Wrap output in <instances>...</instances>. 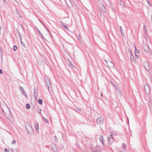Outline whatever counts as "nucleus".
I'll return each instance as SVG.
<instances>
[{
	"instance_id": "f257e3e1",
	"label": "nucleus",
	"mask_w": 152,
	"mask_h": 152,
	"mask_svg": "<svg viewBox=\"0 0 152 152\" xmlns=\"http://www.w3.org/2000/svg\"><path fill=\"white\" fill-rule=\"evenodd\" d=\"M2 109L4 113V115L6 117H8L11 116V112L8 107L6 104H4L2 107Z\"/></svg>"
},
{
	"instance_id": "f03ea898",
	"label": "nucleus",
	"mask_w": 152,
	"mask_h": 152,
	"mask_svg": "<svg viewBox=\"0 0 152 152\" xmlns=\"http://www.w3.org/2000/svg\"><path fill=\"white\" fill-rule=\"evenodd\" d=\"M45 80L48 90L50 91V89L51 88L50 80L48 77L45 76Z\"/></svg>"
},
{
	"instance_id": "7ed1b4c3",
	"label": "nucleus",
	"mask_w": 152,
	"mask_h": 152,
	"mask_svg": "<svg viewBox=\"0 0 152 152\" xmlns=\"http://www.w3.org/2000/svg\"><path fill=\"white\" fill-rule=\"evenodd\" d=\"M90 148L92 152H100V148L97 145L93 146L91 145Z\"/></svg>"
},
{
	"instance_id": "20e7f679",
	"label": "nucleus",
	"mask_w": 152,
	"mask_h": 152,
	"mask_svg": "<svg viewBox=\"0 0 152 152\" xmlns=\"http://www.w3.org/2000/svg\"><path fill=\"white\" fill-rule=\"evenodd\" d=\"M25 126L26 129L28 133L33 131V130L32 126L29 123H27L26 124Z\"/></svg>"
},
{
	"instance_id": "39448f33",
	"label": "nucleus",
	"mask_w": 152,
	"mask_h": 152,
	"mask_svg": "<svg viewBox=\"0 0 152 152\" xmlns=\"http://www.w3.org/2000/svg\"><path fill=\"white\" fill-rule=\"evenodd\" d=\"M145 92L147 94H149L150 92V89L149 86L147 84H145L144 86Z\"/></svg>"
},
{
	"instance_id": "423d86ee",
	"label": "nucleus",
	"mask_w": 152,
	"mask_h": 152,
	"mask_svg": "<svg viewBox=\"0 0 152 152\" xmlns=\"http://www.w3.org/2000/svg\"><path fill=\"white\" fill-rule=\"evenodd\" d=\"M144 66L147 70L149 71L150 70V67L148 62L147 61H145L144 63Z\"/></svg>"
},
{
	"instance_id": "0eeeda50",
	"label": "nucleus",
	"mask_w": 152,
	"mask_h": 152,
	"mask_svg": "<svg viewBox=\"0 0 152 152\" xmlns=\"http://www.w3.org/2000/svg\"><path fill=\"white\" fill-rule=\"evenodd\" d=\"M104 119L101 117H99L96 120V123L100 125L102 124L103 123Z\"/></svg>"
},
{
	"instance_id": "6e6552de",
	"label": "nucleus",
	"mask_w": 152,
	"mask_h": 152,
	"mask_svg": "<svg viewBox=\"0 0 152 152\" xmlns=\"http://www.w3.org/2000/svg\"><path fill=\"white\" fill-rule=\"evenodd\" d=\"M51 147L52 151L53 152H57V149L56 145L54 144H51Z\"/></svg>"
},
{
	"instance_id": "1a4fd4ad",
	"label": "nucleus",
	"mask_w": 152,
	"mask_h": 152,
	"mask_svg": "<svg viewBox=\"0 0 152 152\" xmlns=\"http://www.w3.org/2000/svg\"><path fill=\"white\" fill-rule=\"evenodd\" d=\"M108 67L110 68H113L114 67V65L113 63L110 61H109L108 64H107Z\"/></svg>"
},
{
	"instance_id": "9d476101",
	"label": "nucleus",
	"mask_w": 152,
	"mask_h": 152,
	"mask_svg": "<svg viewBox=\"0 0 152 152\" xmlns=\"http://www.w3.org/2000/svg\"><path fill=\"white\" fill-rule=\"evenodd\" d=\"M143 48L144 50L146 52H148L149 51V47L146 45H145V44H144L143 45Z\"/></svg>"
},
{
	"instance_id": "9b49d317",
	"label": "nucleus",
	"mask_w": 152,
	"mask_h": 152,
	"mask_svg": "<svg viewBox=\"0 0 152 152\" xmlns=\"http://www.w3.org/2000/svg\"><path fill=\"white\" fill-rule=\"evenodd\" d=\"M61 26L66 30H69V29L67 26V25L65 23H64L63 22H61Z\"/></svg>"
},
{
	"instance_id": "f8f14e48",
	"label": "nucleus",
	"mask_w": 152,
	"mask_h": 152,
	"mask_svg": "<svg viewBox=\"0 0 152 152\" xmlns=\"http://www.w3.org/2000/svg\"><path fill=\"white\" fill-rule=\"evenodd\" d=\"M109 143L110 144H111L113 141V138L112 137V135H110L109 137H108Z\"/></svg>"
},
{
	"instance_id": "ddd939ff",
	"label": "nucleus",
	"mask_w": 152,
	"mask_h": 152,
	"mask_svg": "<svg viewBox=\"0 0 152 152\" xmlns=\"http://www.w3.org/2000/svg\"><path fill=\"white\" fill-rule=\"evenodd\" d=\"M36 30H37V31L38 33H39V36L42 39H45L44 37V36H43L42 34L41 33V32L39 31V30L38 29V28H36Z\"/></svg>"
},
{
	"instance_id": "4468645a",
	"label": "nucleus",
	"mask_w": 152,
	"mask_h": 152,
	"mask_svg": "<svg viewBox=\"0 0 152 152\" xmlns=\"http://www.w3.org/2000/svg\"><path fill=\"white\" fill-rule=\"evenodd\" d=\"M34 126L36 128V130L37 132H38L39 130V126L38 124L37 123H35L34 124Z\"/></svg>"
},
{
	"instance_id": "2eb2a0df",
	"label": "nucleus",
	"mask_w": 152,
	"mask_h": 152,
	"mask_svg": "<svg viewBox=\"0 0 152 152\" xmlns=\"http://www.w3.org/2000/svg\"><path fill=\"white\" fill-rule=\"evenodd\" d=\"M116 92L117 93V95L118 96L121 97L122 96L121 94V92L119 91L118 89L116 91Z\"/></svg>"
},
{
	"instance_id": "dca6fc26",
	"label": "nucleus",
	"mask_w": 152,
	"mask_h": 152,
	"mask_svg": "<svg viewBox=\"0 0 152 152\" xmlns=\"http://www.w3.org/2000/svg\"><path fill=\"white\" fill-rule=\"evenodd\" d=\"M34 94L35 97V99L37 98V90L36 89H35L34 91Z\"/></svg>"
},
{
	"instance_id": "f3484780",
	"label": "nucleus",
	"mask_w": 152,
	"mask_h": 152,
	"mask_svg": "<svg viewBox=\"0 0 152 152\" xmlns=\"http://www.w3.org/2000/svg\"><path fill=\"white\" fill-rule=\"evenodd\" d=\"M101 8L102 10V11L104 12H106V9L105 7L103 5H102V7Z\"/></svg>"
},
{
	"instance_id": "a211bd4d",
	"label": "nucleus",
	"mask_w": 152,
	"mask_h": 152,
	"mask_svg": "<svg viewBox=\"0 0 152 152\" xmlns=\"http://www.w3.org/2000/svg\"><path fill=\"white\" fill-rule=\"evenodd\" d=\"M134 47L135 48V53H140L139 50L138 49H137L136 48L135 45H134Z\"/></svg>"
},
{
	"instance_id": "6ab92c4d",
	"label": "nucleus",
	"mask_w": 152,
	"mask_h": 152,
	"mask_svg": "<svg viewBox=\"0 0 152 152\" xmlns=\"http://www.w3.org/2000/svg\"><path fill=\"white\" fill-rule=\"evenodd\" d=\"M26 108L27 109H29L30 108V104H27L26 106Z\"/></svg>"
},
{
	"instance_id": "aec40b11",
	"label": "nucleus",
	"mask_w": 152,
	"mask_h": 152,
	"mask_svg": "<svg viewBox=\"0 0 152 152\" xmlns=\"http://www.w3.org/2000/svg\"><path fill=\"white\" fill-rule=\"evenodd\" d=\"M69 65L72 68H73V67H75V66H74L70 62V61H69Z\"/></svg>"
},
{
	"instance_id": "412c9836",
	"label": "nucleus",
	"mask_w": 152,
	"mask_h": 152,
	"mask_svg": "<svg viewBox=\"0 0 152 152\" xmlns=\"http://www.w3.org/2000/svg\"><path fill=\"white\" fill-rule=\"evenodd\" d=\"M113 86H114V87L115 89H116L117 90L118 89V86L117 85H116V84H113Z\"/></svg>"
},
{
	"instance_id": "4be33fe9",
	"label": "nucleus",
	"mask_w": 152,
	"mask_h": 152,
	"mask_svg": "<svg viewBox=\"0 0 152 152\" xmlns=\"http://www.w3.org/2000/svg\"><path fill=\"white\" fill-rule=\"evenodd\" d=\"M130 59L132 61H134V57L132 56V54L130 55Z\"/></svg>"
},
{
	"instance_id": "5701e85b",
	"label": "nucleus",
	"mask_w": 152,
	"mask_h": 152,
	"mask_svg": "<svg viewBox=\"0 0 152 152\" xmlns=\"http://www.w3.org/2000/svg\"><path fill=\"white\" fill-rule=\"evenodd\" d=\"M99 140L101 142H103V136H101L99 138Z\"/></svg>"
},
{
	"instance_id": "b1692460",
	"label": "nucleus",
	"mask_w": 152,
	"mask_h": 152,
	"mask_svg": "<svg viewBox=\"0 0 152 152\" xmlns=\"http://www.w3.org/2000/svg\"><path fill=\"white\" fill-rule=\"evenodd\" d=\"M38 102L39 104H41L42 103V100L41 99H39Z\"/></svg>"
},
{
	"instance_id": "393cba45",
	"label": "nucleus",
	"mask_w": 152,
	"mask_h": 152,
	"mask_svg": "<svg viewBox=\"0 0 152 152\" xmlns=\"http://www.w3.org/2000/svg\"><path fill=\"white\" fill-rule=\"evenodd\" d=\"M42 118H43L44 120V121H45L46 123H48V120L47 119L45 118H44V117H42Z\"/></svg>"
},
{
	"instance_id": "a878e982",
	"label": "nucleus",
	"mask_w": 152,
	"mask_h": 152,
	"mask_svg": "<svg viewBox=\"0 0 152 152\" xmlns=\"http://www.w3.org/2000/svg\"><path fill=\"white\" fill-rule=\"evenodd\" d=\"M122 145L123 147V148L124 149H125L126 148V145L124 143H123L122 144Z\"/></svg>"
},
{
	"instance_id": "bb28decb",
	"label": "nucleus",
	"mask_w": 152,
	"mask_h": 152,
	"mask_svg": "<svg viewBox=\"0 0 152 152\" xmlns=\"http://www.w3.org/2000/svg\"><path fill=\"white\" fill-rule=\"evenodd\" d=\"M20 89L21 92H22L24 91L23 88L22 87H20Z\"/></svg>"
},
{
	"instance_id": "cd10ccee",
	"label": "nucleus",
	"mask_w": 152,
	"mask_h": 152,
	"mask_svg": "<svg viewBox=\"0 0 152 152\" xmlns=\"http://www.w3.org/2000/svg\"><path fill=\"white\" fill-rule=\"evenodd\" d=\"M13 49H14V50L15 51L17 50V48L16 45H15L14 46Z\"/></svg>"
},
{
	"instance_id": "c85d7f7f",
	"label": "nucleus",
	"mask_w": 152,
	"mask_h": 152,
	"mask_svg": "<svg viewBox=\"0 0 152 152\" xmlns=\"http://www.w3.org/2000/svg\"><path fill=\"white\" fill-rule=\"evenodd\" d=\"M143 29H144V30L145 31V32L146 33L147 32V31H146V26L145 25L144 26Z\"/></svg>"
},
{
	"instance_id": "c756f323",
	"label": "nucleus",
	"mask_w": 152,
	"mask_h": 152,
	"mask_svg": "<svg viewBox=\"0 0 152 152\" xmlns=\"http://www.w3.org/2000/svg\"><path fill=\"white\" fill-rule=\"evenodd\" d=\"M22 93L23 95L25 96H27L25 92H24H24H22Z\"/></svg>"
},
{
	"instance_id": "7c9ffc66",
	"label": "nucleus",
	"mask_w": 152,
	"mask_h": 152,
	"mask_svg": "<svg viewBox=\"0 0 152 152\" xmlns=\"http://www.w3.org/2000/svg\"><path fill=\"white\" fill-rule=\"evenodd\" d=\"M20 42H21V44H22V45L23 46H24V47H25V44H24V43L23 42H22V39H21V40H20Z\"/></svg>"
},
{
	"instance_id": "2f4dec72",
	"label": "nucleus",
	"mask_w": 152,
	"mask_h": 152,
	"mask_svg": "<svg viewBox=\"0 0 152 152\" xmlns=\"http://www.w3.org/2000/svg\"><path fill=\"white\" fill-rule=\"evenodd\" d=\"M128 51L130 53V55H132V51H131V49H129L128 50Z\"/></svg>"
},
{
	"instance_id": "473e14b6",
	"label": "nucleus",
	"mask_w": 152,
	"mask_h": 152,
	"mask_svg": "<svg viewBox=\"0 0 152 152\" xmlns=\"http://www.w3.org/2000/svg\"><path fill=\"white\" fill-rule=\"evenodd\" d=\"M5 152H9L10 151V150H9V149L7 148L5 149Z\"/></svg>"
},
{
	"instance_id": "72a5a7b5",
	"label": "nucleus",
	"mask_w": 152,
	"mask_h": 152,
	"mask_svg": "<svg viewBox=\"0 0 152 152\" xmlns=\"http://www.w3.org/2000/svg\"><path fill=\"white\" fill-rule=\"evenodd\" d=\"M15 143H16V141L15 140H13L12 141V144H13Z\"/></svg>"
},
{
	"instance_id": "f704fd0d",
	"label": "nucleus",
	"mask_w": 152,
	"mask_h": 152,
	"mask_svg": "<svg viewBox=\"0 0 152 152\" xmlns=\"http://www.w3.org/2000/svg\"><path fill=\"white\" fill-rule=\"evenodd\" d=\"M17 13L18 14V15H19V17L20 18H22V16L20 15V14H19V13H18V11H17Z\"/></svg>"
},
{
	"instance_id": "c9c22d12",
	"label": "nucleus",
	"mask_w": 152,
	"mask_h": 152,
	"mask_svg": "<svg viewBox=\"0 0 152 152\" xmlns=\"http://www.w3.org/2000/svg\"><path fill=\"white\" fill-rule=\"evenodd\" d=\"M38 112L39 113H41V110L40 109H39L38 110Z\"/></svg>"
},
{
	"instance_id": "e433bc0d",
	"label": "nucleus",
	"mask_w": 152,
	"mask_h": 152,
	"mask_svg": "<svg viewBox=\"0 0 152 152\" xmlns=\"http://www.w3.org/2000/svg\"><path fill=\"white\" fill-rule=\"evenodd\" d=\"M19 37L20 38V40H21L22 39V37H21V35L20 34V33H19Z\"/></svg>"
},
{
	"instance_id": "4c0bfd02",
	"label": "nucleus",
	"mask_w": 152,
	"mask_h": 152,
	"mask_svg": "<svg viewBox=\"0 0 152 152\" xmlns=\"http://www.w3.org/2000/svg\"><path fill=\"white\" fill-rule=\"evenodd\" d=\"M120 31H121V32L122 34H123V33L122 32V27L121 26H120Z\"/></svg>"
},
{
	"instance_id": "58836bf2",
	"label": "nucleus",
	"mask_w": 152,
	"mask_h": 152,
	"mask_svg": "<svg viewBox=\"0 0 152 152\" xmlns=\"http://www.w3.org/2000/svg\"><path fill=\"white\" fill-rule=\"evenodd\" d=\"M135 58H137V59H138L139 58V56H137L136 53H135Z\"/></svg>"
},
{
	"instance_id": "ea45409f",
	"label": "nucleus",
	"mask_w": 152,
	"mask_h": 152,
	"mask_svg": "<svg viewBox=\"0 0 152 152\" xmlns=\"http://www.w3.org/2000/svg\"><path fill=\"white\" fill-rule=\"evenodd\" d=\"M2 70L1 69H0V73L2 74Z\"/></svg>"
},
{
	"instance_id": "a19ab883",
	"label": "nucleus",
	"mask_w": 152,
	"mask_h": 152,
	"mask_svg": "<svg viewBox=\"0 0 152 152\" xmlns=\"http://www.w3.org/2000/svg\"><path fill=\"white\" fill-rule=\"evenodd\" d=\"M54 138L55 139V140L56 141V140L57 139V138L56 136H54Z\"/></svg>"
},
{
	"instance_id": "79ce46f5",
	"label": "nucleus",
	"mask_w": 152,
	"mask_h": 152,
	"mask_svg": "<svg viewBox=\"0 0 152 152\" xmlns=\"http://www.w3.org/2000/svg\"><path fill=\"white\" fill-rule=\"evenodd\" d=\"M12 152H17V151L16 150V151H15V150H14L13 151H12Z\"/></svg>"
},
{
	"instance_id": "37998d69",
	"label": "nucleus",
	"mask_w": 152,
	"mask_h": 152,
	"mask_svg": "<svg viewBox=\"0 0 152 152\" xmlns=\"http://www.w3.org/2000/svg\"><path fill=\"white\" fill-rule=\"evenodd\" d=\"M148 2L149 4V5H151V3H150V2L148 1Z\"/></svg>"
},
{
	"instance_id": "c03bdc74",
	"label": "nucleus",
	"mask_w": 152,
	"mask_h": 152,
	"mask_svg": "<svg viewBox=\"0 0 152 152\" xmlns=\"http://www.w3.org/2000/svg\"><path fill=\"white\" fill-rule=\"evenodd\" d=\"M101 142L102 144H103V145H104V142L103 141V142Z\"/></svg>"
},
{
	"instance_id": "a18cd8bd",
	"label": "nucleus",
	"mask_w": 152,
	"mask_h": 152,
	"mask_svg": "<svg viewBox=\"0 0 152 152\" xmlns=\"http://www.w3.org/2000/svg\"><path fill=\"white\" fill-rule=\"evenodd\" d=\"M104 61H105V62L107 63V64H108L107 62V61L106 60H105Z\"/></svg>"
},
{
	"instance_id": "49530a36",
	"label": "nucleus",
	"mask_w": 152,
	"mask_h": 152,
	"mask_svg": "<svg viewBox=\"0 0 152 152\" xmlns=\"http://www.w3.org/2000/svg\"><path fill=\"white\" fill-rule=\"evenodd\" d=\"M40 22H41V23L44 25V26L45 27V25L43 24V23H42V22L41 21H40Z\"/></svg>"
},
{
	"instance_id": "de8ad7c7",
	"label": "nucleus",
	"mask_w": 152,
	"mask_h": 152,
	"mask_svg": "<svg viewBox=\"0 0 152 152\" xmlns=\"http://www.w3.org/2000/svg\"><path fill=\"white\" fill-rule=\"evenodd\" d=\"M120 152H124V151H120Z\"/></svg>"
},
{
	"instance_id": "09e8293b",
	"label": "nucleus",
	"mask_w": 152,
	"mask_h": 152,
	"mask_svg": "<svg viewBox=\"0 0 152 152\" xmlns=\"http://www.w3.org/2000/svg\"><path fill=\"white\" fill-rule=\"evenodd\" d=\"M101 96L102 97V93L101 94Z\"/></svg>"
},
{
	"instance_id": "8fccbe9b",
	"label": "nucleus",
	"mask_w": 152,
	"mask_h": 152,
	"mask_svg": "<svg viewBox=\"0 0 152 152\" xmlns=\"http://www.w3.org/2000/svg\"><path fill=\"white\" fill-rule=\"evenodd\" d=\"M127 119H128V122H129V119L128 118H127Z\"/></svg>"
},
{
	"instance_id": "3c124183",
	"label": "nucleus",
	"mask_w": 152,
	"mask_h": 152,
	"mask_svg": "<svg viewBox=\"0 0 152 152\" xmlns=\"http://www.w3.org/2000/svg\"><path fill=\"white\" fill-rule=\"evenodd\" d=\"M0 50L1 51V48L0 47Z\"/></svg>"
},
{
	"instance_id": "603ef678",
	"label": "nucleus",
	"mask_w": 152,
	"mask_h": 152,
	"mask_svg": "<svg viewBox=\"0 0 152 152\" xmlns=\"http://www.w3.org/2000/svg\"><path fill=\"white\" fill-rule=\"evenodd\" d=\"M48 32H49L48 30Z\"/></svg>"
},
{
	"instance_id": "864d4df0",
	"label": "nucleus",
	"mask_w": 152,
	"mask_h": 152,
	"mask_svg": "<svg viewBox=\"0 0 152 152\" xmlns=\"http://www.w3.org/2000/svg\"><path fill=\"white\" fill-rule=\"evenodd\" d=\"M147 1H148V0H147Z\"/></svg>"
},
{
	"instance_id": "5fc2aeb1",
	"label": "nucleus",
	"mask_w": 152,
	"mask_h": 152,
	"mask_svg": "<svg viewBox=\"0 0 152 152\" xmlns=\"http://www.w3.org/2000/svg\"><path fill=\"white\" fill-rule=\"evenodd\" d=\"M1 0H0V1H1Z\"/></svg>"
}]
</instances>
